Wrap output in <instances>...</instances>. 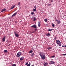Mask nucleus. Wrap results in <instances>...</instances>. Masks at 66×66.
Wrapping results in <instances>:
<instances>
[{"label": "nucleus", "instance_id": "nucleus-34", "mask_svg": "<svg viewBox=\"0 0 66 66\" xmlns=\"http://www.w3.org/2000/svg\"><path fill=\"white\" fill-rule=\"evenodd\" d=\"M50 5H51V4H48V6H50Z\"/></svg>", "mask_w": 66, "mask_h": 66}, {"label": "nucleus", "instance_id": "nucleus-22", "mask_svg": "<svg viewBox=\"0 0 66 66\" xmlns=\"http://www.w3.org/2000/svg\"><path fill=\"white\" fill-rule=\"evenodd\" d=\"M34 7L35 9H36V6L35 5V6H34Z\"/></svg>", "mask_w": 66, "mask_h": 66}, {"label": "nucleus", "instance_id": "nucleus-26", "mask_svg": "<svg viewBox=\"0 0 66 66\" xmlns=\"http://www.w3.org/2000/svg\"><path fill=\"white\" fill-rule=\"evenodd\" d=\"M28 64V62H27L25 64V65H27Z\"/></svg>", "mask_w": 66, "mask_h": 66}, {"label": "nucleus", "instance_id": "nucleus-40", "mask_svg": "<svg viewBox=\"0 0 66 66\" xmlns=\"http://www.w3.org/2000/svg\"><path fill=\"white\" fill-rule=\"evenodd\" d=\"M30 33L31 34H32V32H30Z\"/></svg>", "mask_w": 66, "mask_h": 66}, {"label": "nucleus", "instance_id": "nucleus-43", "mask_svg": "<svg viewBox=\"0 0 66 66\" xmlns=\"http://www.w3.org/2000/svg\"><path fill=\"white\" fill-rule=\"evenodd\" d=\"M32 1H33V0H31Z\"/></svg>", "mask_w": 66, "mask_h": 66}, {"label": "nucleus", "instance_id": "nucleus-41", "mask_svg": "<svg viewBox=\"0 0 66 66\" xmlns=\"http://www.w3.org/2000/svg\"><path fill=\"white\" fill-rule=\"evenodd\" d=\"M52 0H52V1H51V2H53L52 1Z\"/></svg>", "mask_w": 66, "mask_h": 66}, {"label": "nucleus", "instance_id": "nucleus-11", "mask_svg": "<svg viewBox=\"0 0 66 66\" xmlns=\"http://www.w3.org/2000/svg\"><path fill=\"white\" fill-rule=\"evenodd\" d=\"M48 64V63L47 62H45L44 63V66H46Z\"/></svg>", "mask_w": 66, "mask_h": 66}, {"label": "nucleus", "instance_id": "nucleus-27", "mask_svg": "<svg viewBox=\"0 0 66 66\" xmlns=\"http://www.w3.org/2000/svg\"><path fill=\"white\" fill-rule=\"evenodd\" d=\"M30 65H31V63H29L27 65V66H30Z\"/></svg>", "mask_w": 66, "mask_h": 66}, {"label": "nucleus", "instance_id": "nucleus-24", "mask_svg": "<svg viewBox=\"0 0 66 66\" xmlns=\"http://www.w3.org/2000/svg\"><path fill=\"white\" fill-rule=\"evenodd\" d=\"M44 21H45V22H47V19H44Z\"/></svg>", "mask_w": 66, "mask_h": 66}, {"label": "nucleus", "instance_id": "nucleus-33", "mask_svg": "<svg viewBox=\"0 0 66 66\" xmlns=\"http://www.w3.org/2000/svg\"><path fill=\"white\" fill-rule=\"evenodd\" d=\"M55 57V56H52L51 57Z\"/></svg>", "mask_w": 66, "mask_h": 66}, {"label": "nucleus", "instance_id": "nucleus-30", "mask_svg": "<svg viewBox=\"0 0 66 66\" xmlns=\"http://www.w3.org/2000/svg\"><path fill=\"white\" fill-rule=\"evenodd\" d=\"M34 55V53H32L31 55V56H33V55Z\"/></svg>", "mask_w": 66, "mask_h": 66}, {"label": "nucleus", "instance_id": "nucleus-25", "mask_svg": "<svg viewBox=\"0 0 66 66\" xmlns=\"http://www.w3.org/2000/svg\"><path fill=\"white\" fill-rule=\"evenodd\" d=\"M31 15H34V14H35L34 12H31Z\"/></svg>", "mask_w": 66, "mask_h": 66}, {"label": "nucleus", "instance_id": "nucleus-31", "mask_svg": "<svg viewBox=\"0 0 66 66\" xmlns=\"http://www.w3.org/2000/svg\"><path fill=\"white\" fill-rule=\"evenodd\" d=\"M62 55H66V54H63Z\"/></svg>", "mask_w": 66, "mask_h": 66}, {"label": "nucleus", "instance_id": "nucleus-4", "mask_svg": "<svg viewBox=\"0 0 66 66\" xmlns=\"http://www.w3.org/2000/svg\"><path fill=\"white\" fill-rule=\"evenodd\" d=\"M31 20L32 21H35L36 20V18L35 16H32L31 18Z\"/></svg>", "mask_w": 66, "mask_h": 66}, {"label": "nucleus", "instance_id": "nucleus-10", "mask_svg": "<svg viewBox=\"0 0 66 66\" xmlns=\"http://www.w3.org/2000/svg\"><path fill=\"white\" fill-rule=\"evenodd\" d=\"M16 14H17V12H15L12 16V17H13L15 16V15H16Z\"/></svg>", "mask_w": 66, "mask_h": 66}, {"label": "nucleus", "instance_id": "nucleus-14", "mask_svg": "<svg viewBox=\"0 0 66 66\" xmlns=\"http://www.w3.org/2000/svg\"><path fill=\"white\" fill-rule=\"evenodd\" d=\"M38 26L39 27H40V24L39 21L38 22Z\"/></svg>", "mask_w": 66, "mask_h": 66}, {"label": "nucleus", "instance_id": "nucleus-6", "mask_svg": "<svg viewBox=\"0 0 66 66\" xmlns=\"http://www.w3.org/2000/svg\"><path fill=\"white\" fill-rule=\"evenodd\" d=\"M5 37H6L5 36H4V37L2 39L3 42H5Z\"/></svg>", "mask_w": 66, "mask_h": 66}, {"label": "nucleus", "instance_id": "nucleus-28", "mask_svg": "<svg viewBox=\"0 0 66 66\" xmlns=\"http://www.w3.org/2000/svg\"><path fill=\"white\" fill-rule=\"evenodd\" d=\"M12 66H16V64H13Z\"/></svg>", "mask_w": 66, "mask_h": 66}, {"label": "nucleus", "instance_id": "nucleus-35", "mask_svg": "<svg viewBox=\"0 0 66 66\" xmlns=\"http://www.w3.org/2000/svg\"><path fill=\"white\" fill-rule=\"evenodd\" d=\"M18 5H19V4H20V2H19L18 3Z\"/></svg>", "mask_w": 66, "mask_h": 66}, {"label": "nucleus", "instance_id": "nucleus-17", "mask_svg": "<svg viewBox=\"0 0 66 66\" xmlns=\"http://www.w3.org/2000/svg\"><path fill=\"white\" fill-rule=\"evenodd\" d=\"M33 52V51L32 50H31L29 52V53H31Z\"/></svg>", "mask_w": 66, "mask_h": 66}, {"label": "nucleus", "instance_id": "nucleus-7", "mask_svg": "<svg viewBox=\"0 0 66 66\" xmlns=\"http://www.w3.org/2000/svg\"><path fill=\"white\" fill-rule=\"evenodd\" d=\"M31 27H32V28H36L37 27L36 26V25L34 24L32 25V26Z\"/></svg>", "mask_w": 66, "mask_h": 66}, {"label": "nucleus", "instance_id": "nucleus-1", "mask_svg": "<svg viewBox=\"0 0 66 66\" xmlns=\"http://www.w3.org/2000/svg\"><path fill=\"white\" fill-rule=\"evenodd\" d=\"M40 56H41L42 59L43 60H45V55L43 54V53H40L39 54Z\"/></svg>", "mask_w": 66, "mask_h": 66}, {"label": "nucleus", "instance_id": "nucleus-29", "mask_svg": "<svg viewBox=\"0 0 66 66\" xmlns=\"http://www.w3.org/2000/svg\"><path fill=\"white\" fill-rule=\"evenodd\" d=\"M62 47H65V48H66V45H65V46L63 45L62 46Z\"/></svg>", "mask_w": 66, "mask_h": 66}, {"label": "nucleus", "instance_id": "nucleus-32", "mask_svg": "<svg viewBox=\"0 0 66 66\" xmlns=\"http://www.w3.org/2000/svg\"><path fill=\"white\" fill-rule=\"evenodd\" d=\"M15 23H17L18 22L17 21H15Z\"/></svg>", "mask_w": 66, "mask_h": 66}, {"label": "nucleus", "instance_id": "nucleus-12", "mask_svg": "<svg viewBox=\"0 0 66 66\" xmlns=\"http://www.w3.org/2000/svg\"><path fill=\"white\" fill-rule=\"evenodd\" d=\"M6 10V9L5 8H4V9H3L1 11V12H4Z\"/></svg>", "mask_w": 66, "mask_h": 66}, {"label": "nucleus", "instance_id": "nucleus-9", "mask_svg": "<svg viewBox=\"0 0 66 66\" xmlns=\"http://www.w3.org/2000/svg\"><path fill=\"white\" fill-rule=\"evenodd\" d=\"M50 64H55V62H54L52 61L50 62Z\"/></svg>", "mask_w": 66, "mask_h": 66}, {"label": "nucleus", "instance_id": "nucleus-37", "mask_svg": "<svg viewBox=\"0 0 66 66\" xmlns=\"http://www.w3.org/2000/svg\"><path fill=\"white\" fill-rule=\"evenodd\" d=\"M35 33V31H33L32 32V33Z\"/></svg>", "mask_w": 66, "mask_h": 66}, {"label": "nucleus", "instance_id": "nucleus-19", "mask_svg": "<svg viewBox=\"0 0 66 66\" xmlns=\"http://www.w3.org/2000/svg\"><path fill=\"white\" fill-rule=\"evenodd\" d=\"M51 48H52V47H50L48 48L47 49L48 50H50V49H51Z\"/></svg>", "mask_w": 66, "mask_h": 66}, {"label": "nucleus", "instance_id": "nucleus-16", "mask_svg": "<svg viewBox=\"0 0 66 66\" xmlns=\"http://www.w3.org/2000/svg\"><path fill=\"white\" fill-rule=\"evenodd\" d=\"M4 53H7L8 52L7 51V50H4Z\"/></svg>", "mask_w": 66, "mask_h": 66}, {"label": "nucleus", "instance_id": "nucleus-20", "mask_svg": "<svg viewBox=\"0 0 66 66\" xmlns=\"http://www.w3.org/2000/svg\"><path fill=\"white\" fill-rule=\"evenodd\" d=\"M33 11L35 12H36V9H33Z\"/></svg>", "mask_w": 66, "mask_h": 66}, {"label": "nucleus", "instance_id": "nucleus-42", "mask_svg": "<svg viewBox=\"0 0 66 66\" xmlns=\"http://www.w3.org/2000/svg\"><path fill=\"white\" fill-rule=\"evenodd\" d=\"M54 39H55V40H56V38H55Z\"/></svg>", "mask_w": 66, "mask_h": 66}, {"label": "nucleus", "instance_id": "nucleus-3", "mask_svg": "<svg viewBox=\"0 0 66 66\" xmlns=\"http://www.w3.org/2000/svg\"><path fill=\"white\" fill-rule=\"evenodd\" d=\"M21 54V53L19 52L17 54V57H19Z\"/></svg>", "mask_w": 66, "mask_h": 66}, {"label": "nucleus", "instance_id": "nucleus-2", "mask_svg": "<svg viewBox=\"0 0 66 66\" xmlns=\"http://www.w3.org/2000/svg\"><path fill=\"white\" fill-rule=\"evenodd\" d=\"M56 42L57 43V44H58L59 46H61V43L60 42V41L59 40H57L56 41Z\"/></svg>", "mask_w": 66, "mask_h": 66}, {"label": "nucleus", "instance_id": "nucleus-13", "mask_svg": "<svg viewBox=\"0 0 66 66\" xmlns=\"http://www.w3.org/2000/svg\"><path fill=\"white\" fill-rule=\"evenodd\" d=\"M23 59H24V57H21L20 59V61H22L23 60Z\"/></svg>", "mask_w": 66, "mask_h": 66}, {"label": "nucleus", "instance_id": "nucleus-39", "mask_svg": "<svg viewBox=\"0 0 66 66\" xmlns=\"http://www.w3.org/2000/svg\"><path fill=\"white\" fill-rule=\"evenodd\" d=\"M55 21H57V20H56Z\"/></svg>", "mask_w": 66, "mask_h": 66}, {"label": "nucleus", "instance_id": "nucleus-21", "mask_svg": "<svg viewBox=\"0 0 66 66\" xmlns=\"http://www.w3.org/2000/svg\"><path fill=\"white\" fill-rule=\"evenodd\" d=\"M52 27H54V24H53V23H52Z\"/></svg>", "mask_w": 66, "mask_h": 66}, {"label": "nucleus", "instance_id": "nucleus-15", "mask_svg": "<svg viewBox=\"0 0 66 66\" xmlns=\"http://www.w3.org/2000/svg\"><path fill=\"white\" fill-rule=\"evenodd\" d=\"M46 36H50V35H50V33H48L47 34H46Z\"/></svg>", "mask_w": 66, "mask_h": 66}, {"label": "nucleus", "instance_id": "nucleus-5", "mask_svg": "<svg viewBox=\"0 0 66 66\" xmlns=\"http://www.w3.org/2000/svg\"><path fill=\"white\" fill-rule=\"evenodd\" d=\"M14 33L15 36H16V37H18V38L19 37V35L18 34H16V32H14Z\"/></svg>", "mask_w": 66, "mask_h": 66}, {"label": "nucleus", "instance_id": "nucleus-8", "mask_svg": "<svg viewBox=\"0 0 66 66\" xmlns=\"http://www.w3.org/2000/svg\"><path fill=\"white\" fill-rule=\"evenodd\" d=\"M15 6V5H12L11 7V9L12 10V9H14Z\"/></svg>", "mask_w": 66, "mask_h": 66}, {"label": "nucleus", "instance_id": "nucleus-36", "mask_svg": "<svg viewBox=\"0 0 66 66\" xmlns=\"http://www.w3.org/2000/svg\"><path fill=\"white\" fill-rule=\"evenodd\" d=\"M37 29H35V31H37Z\"/></svg>", "mask_w": 66, "mask_h": 66}, {"label": "nucleus", "instance_id": "nucleus-38", "mask_svg": "<svg viewBox=\"0 0 66 66\" xmlns=\"http://www.w3.org/2000/svg\"><path fill=\"white\" fill-rule=\"evenodd\" d=\"M31 66H34V64H33Z\"/></svg>", "mask_w": 66, "mask_h": 66}, {"label": "nucleus", "instance_id": "nucleus-18", "mask_svg": "<svg viewBox=\"0 0 66 66\" xmlns=\"http://www.w3.org/2000/svg\"><path fill=\"white\" fill-rule=\"evenodd\" d=\"M61 22V21L59 20L58 22H57V24H59V23H60Z\"/></svg>", "mask_w": 66, "mask_h": 66}, {"label": "nucleus", "instance_id": "nucleus-23", "mask_svg": "<svg viewBox=\"0 0 66 66\" xmlns=\"http://www.w3.org/2000/svg\"><path fill=\"white\" fill-rule=\"evenodd\" d=\"M52 29H49L48 30V31H52Z\"/></svg>", "mask_w": 66, "mask_h": 66}]
</instances>
